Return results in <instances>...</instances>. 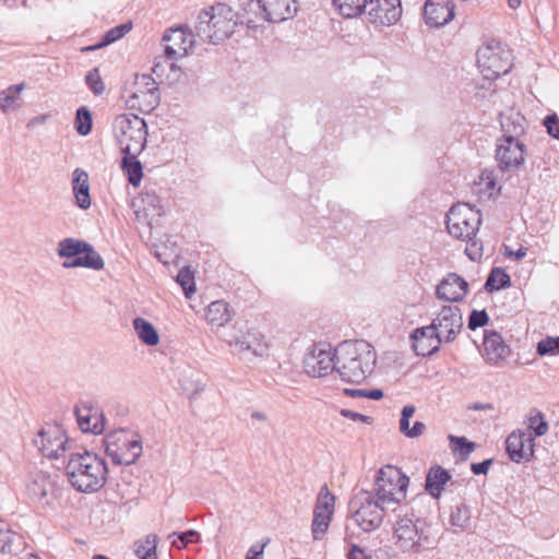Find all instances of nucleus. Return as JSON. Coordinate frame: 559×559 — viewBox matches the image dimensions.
Segmentation results:
<instances>
[{
    "label": "nucleus",
    "mask_w": 559,
    "mask_h": 559,
    "mask_svg": "<svg viewBox=\"0 0 559 559\" xmlns=\"http://www.w3.org/2000/svg\"><path fill=\"white\" fill-rule=\"evenodd\" d=\"M337 378L347 383H361L376 366L373 347L366 341L344 342L336 349Z\"/></svg>",
    "instance_id": "nucleus-1"
},
{
    "label": "nucleus",
    "mask_w": 559,
    "mask_h": 559,
    "mask_svg": "<svg viewBox=\"0 0 559 559\" xmlns=\"http://www.w3.org/2000/svg\"><path fill=\"white\" fill-rule=\"evenodd\" d=\"M406 491H358L350 500L353 519L364 532L378 528L383 520V512L391 506L405 499Z\"/></svg>",
    "instance_id": "nucleus-2"
},
{
    "label": "nucleus",
    "mask_w": 559,
    "mask_h": 559,
    "mask_svg": "<svg viewBox=\"0 0 559 559\" xmlns=\"http://www.w3.org/2000/svg\"><path fill=\"white\" fill-rule=\"evenodd\" d=\"M237 24V13L231 7L216 3L200 12L195 34L202 41L217 45L234 34Z\"/></svg>",
    "instance_id": "nucleus-3"
},
{
    "label": "nucleus",
    "mask_w": 559,
    "mask_h": 559,
    "mask_svg": "<svg viewBox=\"0 0 559 559\" xmlns=\"http://www.w3.org/2000/svg\"><path fill=\"white\" fill-rule=\"evenodd\" d=\"M66 471L74 489H99L104 485L107 467L104 460L84 451L70 455Z\"/></svg>",
    "instance_id": "nucleus-4"
},
{
    "label": "nucleus",
    "mask_w": 559,
    "mask_h": 559,
    "mask_svg": "<svg viewBox=\"0 0 559 559\" xmlns=\"http://www.w3.org/2000/svg\"><path fill=\"white\" fill-rule=\"evenodd\" d=\"M112 128L122 153L141 154L147 138V126L143 118L122 114L115 118Z\"/></svg>",
    "instance_id": "nucleus-5"
},
{
    "label": "nucleus",
    "mask_w": 559,
    "mask_h": 559,
    "mask_svg": "<svg viewBox=\"0 0 559 559\" xmlns=\"http://www.w3.org/2000/svg\"><path fill=\"white\" fill-rule=\"evenodd\" d=\"M476 57L478 68L486 80H496L512 68L510 49L497 39H490L481 45Z\"/></svg>",
    "instance_id": "nucleus-6"
},
{
    "label": "nucleus",
    "mask_w": 559,
    "mask_h": 559,
    "mask_svg": "<svg viewBox=\"0 0 559 559\" xmlns=\"http://www.w3.org/2000/svg\"><path fill=\"white\" fill-rule=\"evenodd\" d=\"M105 452L118 465H131L142 454V443L131 432L120 429L107 435Z\"/></svg>",
    "instance_id": "nucleus-7"
},
{
    "label": "nucleus",
    "mask_w": 559,
    "mask_h": 559,
    "mask_svg": "<svg viewBox=\"0 0 559 559\" xmlns=\"http://www.w3.org/2000/svg\"><path fill=\"white\" fill-rule=\"evenodd\" d=\"M480 213L467 203H457L447 214V229L457 239L472 240L480 225Z\"/></svg>",
    "instance_id": "nucleus-8"
},
{
    "label": "nucleus",
    "mask_w": 559,
    "mask_h": 559,
    "mask_svg": "<svg viewBox=\"0 0 559 559\" xmlns=\"http://www.w3.org/2000/svg\"><path fill=\"white\" fill-rule=\"evenodd\" d=\"M234 352L246 359L263 357L267 354L269 345L264 336L257 330L234 328L227 340Z\"/></svg>",
    "instance_id": "nucleus-9"
},
{
    "label": "nucleus",
    "mask_w": 559,
    "mask_h": 559,
    "mask_svg": "<svg viewBox=\"0 0 559 559\" xmlns=\"http://www.w3.org/2000/svg\"><path fill=\"white\" fill-rule=\"evenodd\" d=\"M314 346L304 359V368L306 373L314 378H328L330 380L337 379V356L336 350Z\"/></svg>",
    "instance_id": "nucleus-10"
},
{
    "label": "nucleus",
    "mask_w": 559,
    "mask_h": 559,
    "mask_svg": "<svg viewBox=\"0 0 559 559\" xmlns=\"http://www.w3.org/2000/svg\"><path fill=\"white\" fill-rule=\"evenodd\" d=\"M463 314L457 306H443L430 326L437 333L439 341L443 343H452L463 329Z\"/></svg>",
    "instance_id": "nucleus-11"
},
{
    "label": "nucleus",
    "mask_w": 559,
    "mask_h": 559,
    "mask_svg": "<svg viewBox=\"0 0 559 559\" xmlns=\"http://www.w3.org/2000/svg\"><path fill=\"white\" fill-rule=\"evenodd\" d=\"M394 536L396 544L404 551H419L420 549L430 548L433 545L424 535L423 528L419 527L418 522L404 516L401 518L394 527Z\"/></svg>",
    "instance_id": "nucleus-12"
},
{
    "label": "nucleus",
    "mask_w": 559,
    "mask_h": 559,
    "mask_svg": "<svg viewBox=\"0 0 559 559\" xmlns=\"http://www.w3.org/2000/svg\"><path fill=\"white\" fill-rule=\"evenodd\" d=\"M526 145L522 141L498 138L495 148L497 167L502 173L518 170L525 162Z\"/></svg>",
    "instance_id": "nucleus-13"
},
{
    "label": "nucleus",
    "mask_w": 559,
    "mask_h": 559,
    "mask_svg": "<svg viewBox=\"0 0 559 559\" xmlns=\"http://www.w3.org/2000/svg\"><path fill=\"white\" fill-rule=\"evenodd\" d=\"M195 36L187 25L167 29L163 35L164 56L171 61L186 57L194 45Z\"/></svg>",
    "instance_id": "nucleus-14"
},
{
    "label": "nucleus",
    "mask_w": 559,
    "mask_h": 559,
    "mask_svg": "<svg viewBox=\"0 0 559 559\" xmlns=\"http://www.w3.org/2000/svg\"><path fill=\"white\" fill-rule=\"evenodd\" d=\"M362 13L374 26L394 25L402 15L401 0H366Z\"/></svg>",
    "instance_id": "nucleus-15"
},
{
    "label": "nucleus",
    "mask_w": 559,
    "mask_h": 559,
    "mask_svg": "<svg viewBox=\"0 0 559 559\" xmlns=\"http://www.w3.org/2000/svg\"><path fill=\"white\" fill-rule=\"evenodd\" d=\"M249 8L271 23L293 19L297 13V0H251Z\"/></svg>",
    "instance_id": "nucleus-16"
},
{
    "label": "nucleus",
    "mask_w": 559,
    "mask_h": 559,
    "mask_svg": "<svg viewBox=\"0 0 559 559\" xmlns=\"http://www.w3.org/2000/svg\"><path fill=\"white\" fill-rule=\"evenodd\" d=\"M335 497L331 491H320L312 520V535L314 539H321L329 528L334 512Z\"/></svg>",
    "instance_id": "nucleus-17"
},
{
    "label": "nucleus",
    "mask_w": 559,
    "mask_h": 559,
    "mask_svg": "<svg viewBox=\"0 0 559 559\" xmlns=\"http://www.w3.org/2000/svg\"><path fill=\"white\" fill-rule=\"evenodd\" d=\"M35 443L45 456L59 459L67 450L68 439L58 427H51L41 429Z\"/></svg>",
    "instance_id": "nucleus-18"
},
{
    "label": "nucleus",
    "mask_w": 559,
    "mask_h": 559,
    "mask_svg": "<svg viewBox=\"0 0 559 559\" xmlns=\"http://www.w3.org/2000/svg\"><path fill=\"white\" fill-rule=\"evenodd\" d=\"M534 437L531 431H513L506 440L508 455L516 463L528 461L534 454Z\"/></svg>",
    "instance_id": "nucleus-19"
},
{
    "label": "nucleus",
    "mask_w": 559,
    "mask_h": 559,
    "mask_svg": "<svg viewBox=\"0 0 559 559\" xmlns=\"http://www.w3.org/2000/svg\"><path fill=\"white\" fill-rule=\"evenodd\" d=\"M469 290L468 283L457 273H448L436 286V297L443 301L459 302Z\"/></svg>",
    "instance_id": "nucleus-20"
},
{
    "label": "nucleus",
    "mask_w": 559,
    "mask_h": 559,
    "mask_svg": "<svg viewBox=\"0 0 559 559\" xmlns=\"http://www.w3.org/2000/svg\"><path fill=\"white\" fill-rule=\"evenodd\" d=\"M484 358L487 364L503 367L511 354V348L496 331H486L484 335Z\"/></svg>",
    "instance_id": "nucleus-21"
},
{
    "label": "nucleus",
    "mask_w": 559,
    "mask_h": 559,
    "mask_svg": "<svg viewBox=\"0 0 559 559\" xmlns=\"http://www.w3.org/2000/svg\"><path fill=\"white\" fill-rule=\"evenodd\" d=\"M452 0H427L424 5V17L427 25L441 27L454 17Z\"/></svg>",
    "instance_id": "nucleus-22"
},
{
    "label": "nucleus",
    "mask_w": 559,
    "mask_h": 559,
    "mask_svg": "<svg viewBox=\"0 0 559 559\" xmlns=\"http://www.w3.org/2000/svg\"><path fill=\"white\" fill-rule=\"evenodd\" d=\"M412 347L417 356H431L440 349L443 343L439 341L437 333L431 329L430 324L417 328L411 335Z\"/></svg>",
    "instance_id": "nucleus-23"
},
{
    "label": "nucleus",
    "mask_w": 559,
    "mask_h": 559,
    "mask_svg": "<svg viewBox=\"0 0 559 559\" xmlns=\"http://www.w3.org/2000/svg\"><path fill=\"white\" fill-rule=\"evenodd\" d=\"M409 478L401 471V468L393 465H385L381 467L376 476V489H407Z\"/></svg>",
    "instance_id": "nucleus-24"
},
{
    "label": "nucleus",
    "mask_w": 559,
    "mask_h": 559,
    "mask_svg": "<svg viewBox=\"0 0 559 559\" xmlns=\"http://www.w3.org/2000/svg\"><path fill=\"white\" fill-rule=\"evenodd\" d=\"M501 139H511L513 141H521L520 138L525 134L526 119L520 112L511 111L508 115H502L501 120Z\"/></svg>",
    "instance_id": "nucleus-25"
},
{
    "label": "nucleus",
    "mask_w": 559,
    "mask_h": 559,
    "mask_svg": "<svg viewBox=\"0 0 559 559\" xmlns=\"http://www.w3.org/2000/svg\"><path fill=\"white\" fill-rule=\"evenodd\" d=\"M72 190L75 198V204L87 210L91 206L88 175L85 170L76 168L73 171Z\"/></svg>",
    "instance_id": "nucleus-26"
},
{
    "label": "nucleus",
    "mask_w": 559,
    "mask_h": 559,
    "mask_svg": "<svg viewBox=\"0 0 559 559\" xmlns=\"http://www.w3.org/2000/svg\"><path fill=\"white\" fill-rule=\"evenodd\" d=\"M151 92L135 91L128 99L131 107H138L141 111L150 112L159 104L160 96L157 84L150 83Z\"/></svg>",
    "instance_id": "nucleus-27"
},
{
    "label": "nucleus",
    "mask_w": 559,
    "mask_h": 559,
    "mask_svg": "<svg viewBox=\"0 0 559 559\" xmlns=\"http://www.w3.org/2000/svg\"><path fill=\"white\" fill-rule=\"evenodd\" d=\"M93 407L86 403L75 406L74 413L78 425L83 432L102 433L104 424L92 414Z\"/></svg>",
    "instance_id": "nucleus-28"
},
{
    "label": "nucleus",
    "mask_w": 559,
    "mask_h": 559,
    "mask_svg": "<svg viewBox=\"0 0 559 559\" xmlns=\"http://www.w3.org/2000/svg\"><path fill=\"white\" fill-rule=\"evenodd\" d=\"M124 156L121 160V169L126 174L128 181L136 187L140 185L143 178V167L141 162L138 159L139 154L123 153Z\"/></svg>",
    "instance_id": "nucleus-29"
},
{
    "label": "nucleus",
    "mask_w": 559,
    "mask_h": 559,
    "mask_svg": "<svg viewBox=\"0 0 559 559\" xmlns=\"http://www.w3.org/2000/svg\"><path fill=\"white\" fill-rule=\"evenodd\" d=\"M206 320L211 324L222 326L231 319L228 304L223 300L211 302L206 309Z\"/></svg>",
    "instance_id": "nucleus-30"
},
{
    "label": "nucleus",
    "mask_w": 559,
    "mask_h": 559,
    "mask_svg": "<svg viewBox=\"0 0 559 559\" xmlns=\"http://www.w3.org/2000/svg\"><path fill=\"white\" fill-rule=\"evenodd\" d=\"M133 329L138 337L147 346H155L159 342V336L156 329L151 322L143 318H135L133 320Z\"/></svg>",
    "instance_id": "nucleus-31"
},
{
    "label": "nucleus",
    "mask_w": 559,
    "mask_h": 559,
    "mask_svg": "<svg viewBox=\"0 0 559 559\" xmlns=\"http://www.w3.org/2000/svg\"><path fill=\"white\" fill-rule=\"evenodd\" d=\"M131 28H132L131 22L112 27L108 32H106V34L104 35V37L102 38V40L99 43L92 45V46H86V47L82 48V51H94V50L103 48L107 45H110V44L117 41L118 39L122 38L126 34H128L131 31Z\"/></svg>",
    "instance_id": "nucleus-32"
},
{
    "label": "nucleus",
    "mask_w": 559,
    "mask_h": 559,
    "mask_svg": "<svg viewBox=\"0 0 559 559\" xmlns=\"http://www.w3.org/2000/svg\"><path fill=\"white\" fill-rule=\"evenodd\" d=\"M335 11L345 19H354L362 14L366 0H332Z\"/></svg>",
    "instance_id": "nucleus-33"
},
{
    "label": "nucleus",
    "mask_w": 559,
    "mask_h": 559,
    "mask_svg": "<svg viewBox=\"0 0 559 559\" xmlns=\"http://www.w3.org/2000/svg\"><path fill=\"white\" fill-rule=\"evenodd\" d=\"M451 479L449 471L440 465H433L429 468L426 475L424 489H444L443 486Z\"/></svg>",
    "instance_id": "nucleus-34"
},
{
    "label": "nucleus",
    "mask_w": 559,
    "mask_h": 559,
    "mask_svg": "<svg viewBox=\"0 0 559 559\" xmlns=\"http://www.w3.org/2000/svg\"><path fill=\"white\" fill-rule=\"evenodd\" d=\"M510 285L509 274L501 267H493L486 280L485 289L491 293L507 288Z\"/></svg>",
    "instance_id": "nucleus-35"
},
{
    "label": "nucleus",
    "mask_w": 559,
    "mask_h": 559,
    "mask_svg": "<svg viewBox=\"0 0 559 559\" xmlns=\"http://www.w3.org/2000/svg\"><path fill=\"white\" fill-rule=\"evenodd\" d=\"M86 241L78 240L74 238H66L58 243V254L61 258H75L80 257L84 252Z\"/></svg>",
    "instance_id": "nucleus-36"
},
{
    "label": "nucleus",
    "mask_w": 559,
    "mask_h": 559,
    "mask_svg": "<svg viewBox=\"0 0 559 559\" xmlns=\"http://www.w3.org/2000/svg\"><path fill=\"white\" fill-rule=\"evenodd\" d=\"M25 88L24 83L15 84L9 86L7 90L0 92V109L2 111H8L9 109H15L19 106L16 105V100L21 92Z\"/></svg>",
    "instance_id": "nucleus-37"
},
{
    "label": "nucleus",
    "mask_w": 559,
    "mask_h": 559,
    "mask_svg": "<svg viewBox=\"0 0 559 559\" xmlns=\"http://www.w3.org/2000/svg\"><path fill=\"white\" fill-rule=\"evenodd\" d=\"M141 202L143 204V210L147 215L152 216H162L163 215V205L160 198L153 190H145L141 194Z\"/></svg>",
    "instance_id": "nucleus-38"
},
{
    "label": "nucleus",
    "mask_w": 559,
    "mask_h": 559,
    "mask_svg": "<svg viewBox=\"0 0 559 559\" xmlns=\"http://www.w3.org/2000/svg\"><path fill=\"white\" fill-rule=\"evenodd\" d=\"M80 259L82 267H87L97 271L104 269L105 263L103 258L99 255L98 252L94 250V248L88 242L84 248V252H82V254L80 255Z\"/></svg>",
    "instance_id": "nucleus-39"
},
{
    "label": "nucleus",
    "mask_w": 559,
    "mask_h": 559,
    "mask_svg": "<svg viewBox=\"0 0 559 559\" xmlns=\"http://www.w3.org/2000/svg\"><path fill=\"white\" fill-rule=\"evenodd\" d=\"M22 545V537L12 531L0 530V550L3 554H15Z\"/></svg>",
    "instance_id": "nucleus-40"
},
{
    "label": "nucleus",
    "mask_w": 559,
    "mask_h": 559,
    "mask_svg": "<svg viewBox=\"0 0 559 559\" xmlns=\"http://www.w3.org/2000/svg\"><path fill=\"white\" fill-rule=\"evenodd\" d=\"M93 119L86 107H80L75 114L74 126L80 135H87L92 131Z\"/></svg>",
    "instance_id": "nucleus-41"
},
{
    "label": "nucleus",
    "mask_w": 559,
    "mask_h": 559,
    "mask_svg": "<svg viewBox=\"0 0 559 559\" xmlns=\"http://www.w3.org/2000/svg\"><path fill=\"white\" fill-rule=\"evenodd\" d=\"M528 430H532L534 436L542 437L548 431V424L542 412L532 409L527 418Z\"/></svg>",
    "instance_id": "nucleus-42"
},
{
    "label": "nucleus",
    "mask_w": 559,
    "mask_h": 559,
    "mask_svg": "<svg viewBox=\"0 0 559 559\" xmlns=\"http://www.w3.org/2000/svg\"><path fill=\"white\" fill-rule=\"evenodd\" d=\"M469 519V510L464 503L456 506L450 514V523L460 530H465L468 526Z\"/></svg>",
    "instance_id": "nucleus-43"
},
{
    "label": "nucleus",
    "mask_w": 559,
    "mask_h": 559,
    "mask_svg": "<svg viewBox=\"0 0 559 559\" xmlns=\"http://www.w3.org/2000/svg\"><path fill=\"white\" fill-rule=\"evenodd\" d=\"M536 353L539 356L559 355V336H547L540 340L537 343Z\"/></svg>",
    "instance_id": "nucleus-44"
},
{
    "label": "nucleus",
    "mask_w": 559,
    "mask_h": 559,
    "mask_svg": "<svg viewBox=\"0 0 559 559\" xmlns=\"http://www.w3.org/2000/svg\"><path fill=\"white\" fill-rule=\"evenodd\" d=\"M448 440L450 442L451 450L453 452H460L464 456L472 453L475 449V443L468 441L465 437L449 435Z\"/></svg>",
    "instance_id": "nucleus-45"
},
{
    "label": "nucleus",
    "mask_w": 559,
    "mask_h": 559,
    "mask_svg": "<svg viewBox=\"0 0 559 559\" xmlns=\"http://www.w3.org/2000/svg\"><path fill=\"white\" fill-rule=\"evenodd\" d=\"M171 537H176V539L171 540V546L181 549L190 543L198 542L200 535L197 531L189 530L181 533H173L168 536V538L170 539Z\"/></svg>",
    "instance_id": "nucleus-46"
},
{
    "label": "nucleus",
    "mask_w": 559,
    "mask_h": 559,
    "mask_svg": "<svg viewBox=\"0 0 559 559\" xmlns=\"http://www.w3.org/2000/svg\"><path fill=\"white\" fill-rule=\"evenodd\" d=\"M177 282L180 284L188 298L195 292L193 274L188 267L179 271Z\"/></svg>",
    "instance_id": "nucleus-47"
},
{
    "label": "nucleus",
    "mask_w": 559,
    "mask_h": 559,
    "mask_svg": "<svg viewBox=\"0 0 559 559\" xmlns=\"http://www.w3.org/2000/svg\"><path fill=\"white\" fill-rule=\"evenodd\" d=\"M85 83L95 95H100L105 91V84L100 78L97 68L91 70L85 76Z\"/></svg>",
    "instance_id": "nucleus-48"
},
{
    "label": "nucleus",
    "mask_w": 559,
    "mask_h": 559,
    "mask_svg": "<svg viewBox=\"0 0 559 559\" xmlns=\"http://www.w3.org/2000/svg\"><path fill=\"white\" fill-rule=\"evenodd\" d=\"M157 544L158 536L155 534H150L143 542L138 540L134 543V552L136 556H142L145 550L151 549L153 546V554H156Z\"/></svg>",
    "instance_id": "nucleus-49"
},
{
    "label": "nucleus",
    "mask_w": 559,
    "mask_h": 559,
    "mask_svg": "<svg viewBox=\"0 0 559 559\" xmlns=\"http://www.w3.org/2000/svg\"><path fill=\"white\" fill-rule=\"evenodd\" d=\"M489 321L486 310H473L468 317L467 328L472 331L485 326Z\"/></svg>",
    "instance_id": "nucleus-50"
},
{
    "label": "nucleus",
    "mask_w": 559,
    "mask_h": 559,
    "mask_svg": "<svg viewBox=\"0 0 559 559\" xmlns=\"http://www.w3.org/2000/svg\"><path fill=\"white\" fill-rule=\"evenodd\" d=\"M480 185L486 187L489 197H492L500 191V188L496 189V177L493 176L492 171L484 170L481 173Z\"/></svg>",
    "instance_id": "nucleus-51"
},
{
    "label": "nucleus",
    "mask_w": 559,
    "mask_h": 559,
    "mask_svg": "<svg viewBox=\"0 0 559 559\" xmlns=\"http://www.w3.org/2000/svg\"><path fill=\"white\" fill-rule=\"evenodd\" d=\"M415 413L414 405H405L402 409L401 419H400V431L406 437V432L409 431V419Z\"/></svg>",
    "instance_id": "nucleus-52"
},
{
    "label": "nucleus",
    "mask_w": 559,
    "mask_h": 559,
    "mask_svg": "<svg viewBox=\"0 0 559 559\" xmlns=\"http://www.w3.org/2000/svg\"><path fill=\"white\" fill-rule=\"evenodd\" d=\"M544 126L546 127L549 135L559 140V117L556 114L546 116L544 119Z\"/></svg>",
    "instance_id": "nucleus-53"
},
{
    "label": "nucleus",
    "mask_w": 559,
    "mask_h": 559,
    "mask_svg": "<svg viewBox=\"0 0 559 559\" xmlns=\"http://www.w3.org/2000/svg\"><path fill=\"white\" fill-rule=\"evenodd\" d=\"M150 83L157 84L155 80L148 74H141L135 76L136 91L151 92Z\"/></svg>",
    "instance_id": "nucleus-54"
},
{
    "label": "nucleus",
    "mask_w": 559,
    "mask_h": 559,
    "mask_svg": "<svg viewBox=\"0 0 559 559\" xmlns=\"http://www.w3.org/2000/svg\"><path fill=\"white\" fill-rule=\"evenodd\" d=\"M340 414L343 417L349 418V419H352L354 421L359 420V421H362V423L368 424V425L372 423V418L371 417L362 415L360 413L353 412L350 409L342 408L340 411Z\"/></svg>",
    "instance_id": "nucleus-55"
},
{
    "label": "nucleus",
    "mask_w": 559,
    "mask_h": 559,
    "mask_svg": "<svg viewBox=\"0 0 559 559\" xmlns=\"http://www.w3.org/2000/svg\"><path fill=\"white\" fill-rule=\"evenodd\" d=\"M347 559H371V557L359 546L352 545L347 554Z\"/></svg>",
    "instance_id": "nucleus-56"
},
{
    "label": "nucleus",
    "mask_w": 559,
    "mask_h": 559,
    "mask_svg": "<svg viewBox=\"0 0 559 559\" xmlns=\"http://www.w3.org/2000/svg\"><path fill=\"white\" fill-rule=\"evenodd\" d=\"M491 464H492V459H488V460H484L483 462H479V463H473L471 468H472V472L476 475L486 474Z\"/></svg>",
    "instance_id": "nucleus-57"
},
{
    "label": "nucleus",
    "mask_w": 559,
    "mask_h": 559,
    "mask_svg": "<svg viewBox=\"0 0 559 559\" xmlns=\"http://www.w3.org/2000/svg\"><path fill=\"white\" fill-rule=\"evenodd\" d=\"M426 430V425L423 421H415L409 431L406 432L407 438H417Z\"/></svg>",
    "instance_id": "nucleus-58"
},
{
    "label": "nucleus",
    "mask_w": 559,
    "mask_h": 559,
    "mask_svg": "<svg viewBox=\"0 0 559 559\" xmlns=\"http://www.w3.org/2000/svg\"><path fill=\"white\" fill-rule=\"evenodd\" d=\"M264 546L253 545L249 548L245 559H261Z\"/></svg>",
    "instance_id": "nucleus-59"
},
{
    "label": "nucleus",
    "mask_w": 559,
    "mask_h": 559,
    "mask_svg": "<svg viewBox=\"0 0 559 559\" xmlns=\"http://www.w3.org/2000/svg\"><path fill=\"white\" fill-rule=\"evenodd\" d=\"M344 394L349 396V397H353V399L365 397L366 390H362V389H344Z\"/></svg>",
    "instance_id": "nucleus-60"
},
{
    "label": "nucleus",
    "mask_w": 559,
    "mask_h": 559,
    "mask_svg": "<svg viewBox=\"0 0 559 559\" xmlns=\"http://www.w3.org/2000/svg\"><path fill=\"white\" fill-rule=\"evenodd\" d=\"M79 262H81L80 257L70 258L62 263V266L64 269L82 267L81 263H79Z\"/></svg>",
    "instance_id": "nucleus-61"
},
{
    "label": "nucleus",
    "mask_w": 559,
    "mask_h": 559,
    "mask_svg": "<svg viewBox=\"0 0 559 559\" xmlns=\"http://www.w3.org/2000/svg\"><path fill=\"white\" fill-rule=\"evenodd\" d=\"M365 397L371 399V400H380L383 397V391L379 389L373 390H366Z\"/></svg>",
    "instance_id": "nucleus-62"
},
{
    "label": "nucleus",
    "mask_w": 559,
    "mask_h": 559,
    "mask_svg": "<svg viewBox=\"0 0 559 559\" xmlns=\"http://www.w3.org/2000/svg\"><path fill=\"white\" fill-rule=\"evenodd\" d=\"M526 252H527V249H526V248H524V247H521V248H520L519 250H516L515 252H513V251H507V254H508L509 257H512V255H513V257H514V259L519 261V260L523 259V258L526 255Z\"/></svg>",
    "instance_id": "nucleus-63"
},
{
    "label": "nucleus",
    "mask_w": 559,
    "mask_h": 559,
    "mask_svg": "<svg viewBox=\"0 0 559 559\" xmlns=\"http://www.w3.org/2000/svg\"><path fill=\"white\" fill-rule=\"evenodd\" d=\"M34 497L32 498L34 501H38L41 504L48 503L46 500L47 498V491H34Z\"/></svg>",
    "instance_id": "nucleus-64"
}]
</instances>
